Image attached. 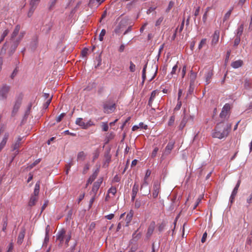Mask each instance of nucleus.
I'll return each mask as SVG.
<instances>
[{
    "label": "nucleus",
    "mask_w": 252,
    "mask_h": 252,
    "mask_svg": "<svg viewBox=\"0 0 252 252\" xmlns=\"http://www.w3.org/2000/svg\"><path fill=\"white\" fill-rule=\"evenodd\" d=\"M231 128V124L223 122L217 124L212 131V136L221 139L228 136Z\"/></svg>",
    "instance_id": "1"
},
{
    "label": "nucleus",
    "mask_w": 252,
    "mask_h": 252,
    "mask_svg": "<svg viewBox=\"0 0 252 252\" xmlns=\"http://www.w3.org/2000/svg\"><path fill=\"white\" fill-rule=\"evenodd\" d=\"M65 232L66 231L64 229H62L59 231L56 235V241H59L60 242V245H62L64 240H65V244L67 247L68 246V243L71 239V232H69L66 235Z\"/></svg>",
    "instance_id": "2"
},
{
    "label": "nucleus",
    "mask_w": 252,
    "mask_h": 252,
    "mask_svg": "<svg viewBox=\"0 0 252 252\" xmlns=\"http://www.w3.org/2000/svg\"><path fill=\"white\" fill-rule=\"evenodd\" d=\"M103 108L104 113H111L116 110V103L114 101L109 99L103 103Z\"/></svg>",
    "instance_id": "3"
},
{
    "label": "nucleus",
    "mask_w": 252,
    "mask_h": 252,
    "mask_svg": "<svg viewBox=\"0 0 252 252\" xmlns=\"http://www.w3.org/2000/svg\"><path fill=\"white\" fill-rule=\"evenodd\" d=\"M10 89V86L6 84L0 86V100H3L7 98Z\"/></svg>",
    "instance_id": "4"
},
{
    "label": "nucleus",
    "mask_w": 252,
    "mask_h": 252,
    "mask_svg": "<svg viewBox=\"0 0 252 252\" xmlns=\"http://www.w3.org/2000/svg\"><path fill=\"white\" fill-rule=\"evenodd\" d=\"M231 105L228 103H226L223 107L221 112L220 114V117L222 121L227 119L229 117Z\"/></svg>",
    "instance_id": "5"
},
{
    "label": "nucleus",
    "mask_w": 252,
    "mask_h": 252,
    "mask_svg": "<svg viewBox=\"0 0 252 252\" xmlns=\"http://www.w3.org/2000/svg\"><path fill=\"white\" fill-rule=\"evenodd\" d=\"M76 124L84 129H87L89 127L94 125L93 123L91 121L85 123L81 118H78L76 119Z\"/></svg>",
    "instance_id": "6"
},
{
    "label": "nucleus",
    "mask_w": 252,
    "mask_h": 252,
    "mask_svg": "<svg viewBox=\"0 0 252 252\" xmlns=\"http://www.w3.org/2000/svg\"><path fill=\"white\" fill-rule=\"evenodd\" d=\"M40 0H30V10L28 12V16L31 17L33 11L36 8L37 6L39 4Z\"/></svg>",
    "instance_id": "7"
},
{
    "label": "nucleus",
    "mask_w": 252,
    "mask_h": 252,
    "mask_svg": "<svg viewBox=\"0 0 252 252\" xmlns=\"http://www.w3.org/2000/svg\"><path fill=\"white\" fill-rule=\"evenodd\" d=\"M160 191V184L158 182H155L153 185V190L152 196L153 198H156Z\"/></svg>",
    "instance_id": "8"
},
{
    "label": "nucleus",
    "mask_w": 252,
    "mask_h": 252,
    "mask_svg": "<svg viewBox=\"0 0 252 252\" xmlns=\"http://www.w3.org/2000/svg\"><path fill=\"white\" fill-rule=\"evenodd\" d=\"M220 37V31L216 30L212 35L211 45L215 46L218 42Z\"/></svg>",
    "instance_id": "9"
},
{
    "label": "nucleus",
    "mask_w": 252,
    "mask_h": 252,
    "mask_svg": "<svg viewBox=\"0 0 252 252\" xmlns=\"http://www.w3.org/2000/svg\"><path fill=\"white\" fill-rule=\"evenodd\" d=\"M156 226V223L154 221H152L148 228L147 232L146 233V237L149 239L153 233Z\"/></svg>",
    "instance_id": "10"
},
{
    "label": "nucleus",
    "mask_w": 252,
    "mask_h": 252,
    "mask_svg": "<svg viewBox=\"0 0 252 252\" xmlns=\"http://www.w3.org/2000/svg\"><path fill=\"white\" fill-rule=\"evenodd\" d=\"M104 0H90L89 6L91 7H97Z\"/></svg>",
    "instance_id": "11"
},
{
    "label": "nucleus",
    "mask_w": 252,
    "mask_h": 252,
    "mask_svg": "<svg viewBox=\"0 0 252 252\" xmlns=\"http://www.w3.org/2000/svg\"><path fill=\"white\" fill-rule=\"evenodd\" d=\"M102 182V179H99L96 182H94V184L93 188H92V191L94 192V194L95 195L98 189H99L101 184Z\"/></svg>",
    "instance_id": "12"
},
{
    "label": "nucleus",
    "mask_w": 252,
    "mask_h": 252,
    "mask_svg": "<svg viewBox=\"0 0 252 252\" xmlns=\"http://www.w3.org/2000/svg\"><path fill=\"white\" fill-rule=\"evenodd\" d=\"M24 138V137H21L20 136L18 137L17 140L15 141V143L12 146V150L16 151V152H18V149L20 146L21 145V141L22 139Z\"/></svg>",
    "instance_id": "13"
},
{
    "label": "nucleus",
    "mask_w": 252,
    "mask_h": 252,
    "mask_svg": "<svg viewBox=\"0 0 252 252\" xmlns=\"http://www.w3.org/2000/svg\"><path fill=\"white\" fill-rule=\"evenodd\" d=\"M9 134L8 132H5L4 134L3 137L0 143V152L5 147L6 143L8 139Z\"/></svg>",
    "instance_id": "14"
},
{
    "label": "nucleus",
    "mask_w": 252,
    "mask_h": 252,
    "mask_svg": "<svg viewBox=\"0 0 252 252\" xmlns=\"http://www.w3.org/2000/svg\"><path fill=\"white\" fill-rule=\"evenodd\" d=\"M139 189V185L135 183L132 190V194H131V200L133 201L136 196L137 193Z\"/></svg>",
    "instance_id": "15"
},
{
    "label": "nucleus",
    "mask_w": 252,
    "mask_h": 252,
    "mask_svg": "<svg viewBox=\"0 0 252 252\" xmlns=\"http://www.w3.org/2000/svg\"><path fill=\"white\" fill-rule=\"evenodd\" d=\"M21 104V101L20 100H17L15 101L13 110L12 111V115L15 116L17 112H18L19 108L20 107Z\"/></svg>",
    "instance_id": "16"
},
{
    "label": "nucleus",
    "mask_w": 252,
    "mask_h": 252,
    "mask_svg": "<svg viewBox=\"0 0 252 252\" xmlns=\"http://www.w3.org/2000/svg\"><path fill=\"white\" fill-rule=\"evenodd\" d=\"M173 147H174V143H173L172 142H169L167 144L166 147H165L164 152L163 154L162 157L164 155H169L170 153L171 150L173 149Z\"/></svg>",
    "instance_id": "17"
},
{
    "label": "nucleus",
    "mask_w": 252,
    "mask_h": 252,
    "mask_svg": "<svg viewBox=\"0 0 252 252\" xmlns=\"http://www.w3.org/2000/svg\"><path fill=\"white\" fill-rule=\"evenodd\" d=\"M38 196L32 195L28 203V206L32 207L36 204L38 201Z\"/></svg>",
    "instance_id": "18"
},
{
    "label": "nucleus",
    "mask_w": 252,
    "mask_h": 252,
    "mask_svg": "<svg viewBox=\"0 0 252 252\" xmlns=\"http://www.w3.org/2000/svg\"><path fill=\"white\" fill-rule=\"evenodd\" d=\"M25 233L26 231L25 229H22L19 233L17 238V243L19 245H21L22 243L25 235Z\"/></svg>",
    "instance_id": "19"
},
{
    "label": "nucleus",
    "mask_w": 252,
    "mask_h": 252,
    "mask_svg": "<svg viewBox=\"0 0 252 252\" xmlns=\"http://www.w3.org/2000/svg\"><path fill=\"white\" fill-rule=\"evenodd\" d=\"M133 216V211L132 210H130L127 214L126 218V226H128L129 225V223L132 220V219Z\"/></svg>",
    "instance_id": "20"
},
{
    "label": "nucleus",
    "mask_w": 252,
    "mask_h": 252,
    "mask_svg": "<svg viewBox=\"0 0 252 252\" xmlns=\"http://www.w3.org/2000/svg\"><path fill=\"white\" fill-rule=\"evenodd\" d=\"M243 64V62L241 60L233 62L231 63V66L234 68H238L242 66Z\"/></svg>",
    "instance_id": "21"
},
{
    "label": "nucleus",
    "mask_w": 252,
    "mask_h": 252,
    "mask_svg": "<svg viewBox=\"0 0 252 252\" xmlns=\"http://www.w3.org/2000/svg\"><path fill=\"white\" fill-rule=\"evenodd\" d=\"M159 93V91L158 90H154L153 91L152 93H151V96L149 98V102H148V103H149V105H152V103L153 102V101L154 100V98H155L156 96L157 95H158Z\"/></svg>",
    "instance_id": "22"
},
{
    "label": "nucleus",
    "mask_w": 252,
    "mask_h": 252,
    "mask_svg": "<svg viewBox=\"0 0 252 252\" xmlns=\"http://www.w3.org/2000/svg\"><path fill=\"white\" fill-rule=\"evenodd\" d=\"M20 26L19 25H17L15 27L14 31L13 32L11 35V39L13 40L14 38L18 35L19 31L20 30Z\"/></svg>",
    "instance_id": "23"
},
{
    "label": "nucleus",
    "mask_w": 252,
    "mask_h": 252,
    "mask_svg": "<svg viewBox=\"0 0 252 252\" xmlns=\"http://www.w3.org/2000/svg\"><path fill=\"white\" fill-rule=\"evenodd\" d=\"M178 62H177L176 64L173 67L170 73L168 75V77H172L173 75L176 74V72L178 70L179 71L180 70V68H178Z\"/></svg>",
    "instance_id": "24"
},
{
    "label": "nucleus",
    "mask_w": 252,
    "mask_h": 252,
    "mask_svg": "<svg viewBox=\"0 0 252 252\" xmlns=\"http://www.w3.org/2000/svg\"><path fill=\"white\" fill-rule=\"evenodd\" d=\"M213 75V70H210L205 75V80L207 84H208L210 82V80Z\"/></svg>",
    "instance_id": "25"
},
{
    "label": "nucleus",
    "mask_w": 252,
    "mask_h": 252,
    "mask_svg": "<svg viewBox=\"0 0 252 252\" xmlns=\"http://www.w3.org/2000/svg\"><path fill=\"white\" fill-rule=\"evenodd\" d=\"M39 189H40V183H39V182H38L36 183V184L35 185L33 193L32 195H35L36 196H38V194L39 192Z\"/></svg>",
    "instance_id": "26"
},
{
    "label": "nucleus",
    "mask_w": 252,
    "mask_h": 252,
    "mask_svg": "<svg viewBox=\"0 0 252 252\" xmlns=\"http://www.w3.org/2000/svg\"><path fill=\"white\" fill-rule=\"evenodd\" d=\"M151 174V171L150 170L148 169L146 172V174H145V177L144 179L143 185H141V188L143 187V186L144 185H148V183L147 180L148 178L150 177Z\"/></svg>",
    "instance_id": "27"
},
{
    "label": "nucleus",
    "mask_w": 252,
    "mask_h": 252,
    "mask_svg": "<svg viewBox=\"0 0 252 252\" xmlns=\"http://www.w3.org/2000/svg\"><path fill=\"white\" fill-rule=\"evenodd\" d=\"M86 154L83 152L81 151L78 153L77 159V160L83 161L85 159Z\"/></svg>",
    "instance_id": "28"
},
{
    "label": "nucleus",
    "mask_w": 252,
    "mask_h": 252,
    "mask_svg": "<svg viewBox=\"0 0 252 252\" xmlns=\"http://www.w3.org/2000/svg\"><path fill=\"white\" fill-rule=\"evenodd\" d=\"M25 33L24 32H20V33L19 35V37H18V39L14 43V50H15V49L17 48L19 42L22 39V38L24 37Z\"/></svg>",
    "instance_id": "29"
},
{
    "label": "nucleus",
    "mask_w": 252,
    "mask_h": 252,
    "mask_svg": "<svg viewBox=\"0 0 252 252\" xmlns=\"http://www.w3.org/2000/svg\"><path fill=\"white\" fill-rule=\"evenodd\" d=\"M196 77V73L194 72L192 70L190 71L189 79L191 83H193Z\"/></svg>",
    "instance_id": "30"
},
{
    "label": "nucleus",
    "mask_w": 252,
    "mask_h": 252,
    "mask_svg": "<svg viewBox=\"0 0 252 252\" xmlns=\"http://www.w3.org/2000/svg\"><path fill=\"white\" fill-rule=\"evenodd\" d=\"M124 24H125L124 21H121L120 22L119 25L117 26V27L115 30V32L116 33H119L120 32L121 29L123 27V26H124Z\"/></svg>",
    "instance_id": "31"
},
{
    "label": "nucleus",
    "mask_w": 252,
    "mask_h": 252,
    "mask_svg": "<svg viewBox=\"0 0 252 252\" xmlns=\"http://www.w3.org/2000/svg\"><path fill=\"white\" fill-rule=\"evenodd\" d=\"M52 23L50 22L44 26L43 30L45 31L46 33L49 32L52 29Z\"/></svg>",
    "instance_id": "32"
},
{
    "label": "nucleus",
    "mask_w": 252,
    "mask_h": 252,
    "mask_svg": "<svg viewBox=\"0 0 252 252\" xmlns=\"http://www.w3.org/2000/svg\"><path fill=\"white\" fill-rule=\"evenodd\" d=\"M244 30V26L243 24L241 25L237 29V35L236 36H239L241 37V36L243 33Z\"/></svg>",
    "instance_id": "33"
},
{
    "label": "nucleus",
    "mask_w": 252,
    "mask_h": 252,
    "mask_svg": "<svg viewBox=\"0 0 252 252\" xmlns=\"http://www.w3.org/2000/svg\"><path fill=\"white\" fill-rule=\"evenodd\" d=\"M206 44H207V39L206 38L202 39L199 44L198 49L200 50L201 49H202L205 45H206Z\"/></svg>",
    "instance_id": "34"
},
{
    "label": "nucleus",
    "mask_w": 252,
    "mask_h": 252,
    "mask_svg": "<svg viewBox=\"0 0 252 252\" xmlns=\"http://www.w3.org/2000/svg\"><path fill=\"white\" fill-rule=\"evenodd\" d=\"M166 224L164 222H162L158 225V229L159 232H162L165 227Z\"/></svg>",
    "instance_id": "35"
},
{
    "label": "nucleus",
    "mask_w": 252,
    "mask_h": 252,
    "mask_svg": "<svg viewBox=\"0 0 252 252\" xmlns=\"http://www.w3.org/2000/svg\"><path fill=\"white\" fill-rule=\"evenodd\" d=\"M117 192V189L114 187H111L108 190V194H112L113 195H115Z\"/></svg>",
    "instance_id": "36"
},
{
    "label": "nucleus",
    "mask_w": 252,
    "mask_h": 252,
    "mask_svg": "<svg viewBox=\"0 0 252 252\" xmlns=\"http://www.w3.org/2000/svg\"><path fill=\"white\" fill-rule=\"evenodd\" d=\"M174 5V2L173 1H170L169 2L168 7L166 8V9L165 10V12L166 13H168L170 11V10L172 8V7H173Z\"/></svg>",
    "instance_id": "37"
},
{
    "label": "nucleus",
    "mask_w": 252,
    "mask_h": 252,
    "mask_svg": "<svg viewBox=\"0 0 252 252\" xmlns=\"http://www.w3.org/2000/svg\"><path fill=\"white\" fill-rule=\"evenodd\" d=\"M251 85V83L249 80H248L247 79L245 80L244 84L245 89H249V88H250Z\"/></svg>",
    "instance_id": "38"
},
{
    "label": "nucleus",
    "mask_w": 252,
    "mask_h": 252,
    "mask_svg": "<svg viewBox=\"0 0 252 252\" xmlns=\"http://www.w3.org/2000/svg\"><path fill=\"white\" fill-rule=\"evenodd\" d=\"M106 33V31L105 29H102L99 35V40L102 41L103 40V36Z\"/></svg>",
    "instance_id": "39"
},
{
    "label": "nucleus",
    "mask_w": 252,
    "mask_h": 252,
    "mask_svg": "<svg viewBox=\"0 0 252 252\" xmlns=\"http://www.w3.org/2000/svg\"><path fill=\"white\" fill-rule=\"evenodd\" d=\"M9 33V31L8 30H5L3 31L1 34V39L0 40V42H1L3 41L4 39V38L7 35V34Z\"/></svg>",
    "instance_id": "40"
},
{
    "label": "nucleus",
    "mask_w": 252,
    "mask_h": 252,
    "mask_svg": "<svg viewBox=\"0 0 252 252\" xmlns=\"http://www.w3.org/2000/svg\"><path fill=\"white\" fill-rule=\"evenodd\" d=\"M65 113H63L62 114H61L59 116H58L57 118H56V122L57 123H59L60 122L62 119L63 118V117L65 116Z\"/></svg>",
    "instance_id": "41"
},
{
    "label": "nucleus",
    "mask_w": 252,
    "mask_h": 252,
    "mask_svg": "<svg viewBox=\"0 0 252 252\" xmlns=\"http://www.w3.org/2000/svg\"><path fill=\"white\" fill-rule=\"evenodd\" d=\"M186 71H187V65H184L181 71V76H182V78H183L185 77L186 73Z\"/></svg>",
    "instance_id": "42"
},
{
    "label": "nucleus",
    "mask_w": 252,
    "mask_h": 252,
    "mask_svg": "<svg viewBox=\"0 0 252 252\" xmlns=\"http://www.w3.org/2000/svg\"><path fill=\"white\" fill-rule=\"evenodd\" d=\"M101 127L103 131H107L108 130L109 127L107 123L103 122L101 124Z\"/></svg>",
    "instance_id": "43"
},
{
    "label": "nucleus",
    "mask_w": 252,
    "mask_h": 252,
    "mask_svg": "<svg viewBox=\"0 0 252 252\" xmlns=\"http://www.w3.org/2000/svg\"><path fill=\"white\" fill-rule=\"evenodd\" d=\"M175 119V118L174 116H171L169 118V121L168 123V126H172L174 123Z\"/></svg>",
    "instance_id": "44"
},
{
    "label": "nucleus",
    "mask_w": 252,
    "mask_h": 252,
    "mask_svg": "<svg viewBox=\"0 0 252 252\" xmlns=\"http://www.w3.org/2000/svg\"><path fill=\"white\" fill-rule=\"evenodd\" d=\"M97 175L95 173L93 174V175L89 178V179L88 180L87 184H91L92 183V182L95 179Z\"/></svg>",
    "instance_id": "45"
},
{
    "label": "nucleus",
    "mask_w": 252,
    "mask_h": 252,
    "mask_svg": "<svg viewBox=\"0 0 252 252\" xmlns=\"http://www.w3.org/2000/svg\"><path fill=\"white\" fill-rule=\"evenodd\" d=\"M186 122H187L186 119L185 118H184L179 125L180 129H183L184 127V126L186 125Z\"/></svg>",
    "instance_id": "46"
},
{
    "label": "nucleus",
    "mask_w": 252,
    "mask_h": 252,
    "mask_svg": "<svg viewBox=\"0 0 252 252\" xmlns=\"http://www.w3.org/2000/svg\"><path fill=\"white\" fill-rule=\"evenodd\" d=\"M241 37L236 36L234 42V46H237L240 42Z\"/></svg>",
    "instance_id": "47"
},
{
    "label": "nucleus",
    "mask_w": 252,
    "mask_h": 252,
    "mask_svg": "<svg viewBox=\"0 0 252 252\" xmlns=\"http://www.w3.org/2000/svg\"><path fill=\"white\" fill-rule=\"evenodd\" d=\"M147 67V64H146L142 70V79H143V82H144L146 79V68Z\"/></svg>",
    "instance_id": "48"
},
{
    "label": "nucleus",
    "mask_w": 252,
    "mask_h": 252,
    "mask_svg": "<svg viewBox=\"0 0 252 252\" xmlns=\"http://www.w3.org/2000/svg\"><path fill=\"white\" fill-rule=\"evenodd\" d=\"M231 11H232V9H230L225 14L224 18H223L224 21H226L229 19L230 15L231 14Z\"/></svg>",
    "instance_id": "49"
},
{
    "label": "nucleus",
    "mask_w": 252,
    "mask_h": 252,
    "mask_svg": "<svg viewBox=\"0 0 252 252\" xmlns=\"http://www.w3.org/2000/svg\"><path fill=\"white\" fill-rule=\"evenodd\" d=\"M72 165L73 163L71 162H70V163L65 165L66 174H68L69 171L70 170V169L71 167L72 166Z\"/></svg>",
    "instance_id": "50"
},
{
    "label": "nucleus",
    "mask_w": 252,
    "mask_h": 252,
    "mask_svg": "<svg viewBox=\"0 0 252 252\" xmlns=\"http://www.w3.org/2000/svg\"><path fill=\"white\" fill-rule=\"evenodd\" d=\"M129 70L132 72L135 70V65L132 62H130Z\"/></svg>",
    "instance_id": "51"
},
{
    "label": "nucleus",
    "mask_w": 252,
    "mask_h": 252,
    "mask_svg": "<svg viewBox=\"0 0 252 252\" xmlns=\"http://www.w3.org/2000/svg\"><path fill=\"white\" fill-rule=\"evenodd\" d=\"M141 205V202L139 200H136L135 203H134V207L135 208L138 209L139 208Z\"/></svg>",
    "instance_id": "52"
},
{
    "label": "nucleus",
    "mask_w": 252,
    "mask_h": 252,
    "mask_svg": "<svg viewBox=\"0 0 252 252\" xmlns=\"http://www.w3.org/2000/svg\"><path fill=\"white\" fill-rule=\"evenodd\" d=\"M114 137V134L113 132H110L106 136V139H107V142L109 141L110 140L113 139Z\"/></svg>",
    "instance_id": "53"
},
{
    "label": "nucleus",
    "mask_w": 252,
    "mask_h": 252,
    "mask_svg": "<svg viewBox=\"0 0 252 252\" xmlns=\"http://www.w3.org/2000/svg\"><path fill=\"white\" fill-rule=\"evenodd\" d=\"M202 197L199 196L196 200V201L195 202V204L194 205V206L193 207V209H195L197 206L199 205V204L200 203L201 200H202Z\"/></svg>",
    "instance_id": "54"
},
{
    "label": "nucleus",
    "mask_w": 252,
    "mask_h": 252,
    "mask_svg": "<svg viewBox=\"0 0 252 252\" xmlns=\"http://www.w3.org/2000/svg\"><path fill=\"white\" fill-rule=\"evenodd\" d=\"M158 151V147H155L154 148V149L153 151L152 154H151V156L152 158H155L156 156Z\"/></svg>",
    "instance_id": "55"
},
{
    "label": "nucleus",
    "mask_w": 252,
    "mask_h": 252,
    "mask_svg": "<svg viewBox=\"0 0 252 252\" xmlns=\"http://www.w3.org/2000/svg\"><path fill=\"white\" fill-rule=\"evenodd\" d=\"M163 19V17H160L159 18H158L156 22V24H155L156 26H158L160 25V24L161 23V22H162Z\"/></svg>",
    "instance_id": "56"
},
{
    "label": "nucleus",
    "mask_w": 252,
    "mask_h": 252,
    "mask_svg": "<svg viewBox=\"0 0 252 252\" xmlns=\"http://www.w3.org/2000/svg\"><path fill=\"white\" fill-rule=\"evenodd\" d=\"M181 105H182L181 101L178 100L177 104L174 109L175 110H179L180 109Z\"/></svg>",
    "instance_id": "57"
},
{
    "label": "nucleus",
    "mask_w": 252,
    "mask_h": 252,
    "mask_svg": "<svg viewBox=\"0 0 252 252\" xmlns=\"http://www.w3.org/2000/svg\"><path fill=\"white\" fill-rule=\"evenodd\" d=\"M49 203L48 200H45L41 207V212L46 208Z\"/></svg>",
    "instance_id": "58"
},
{
    "label": "nucleus",
    "mask_w": 252,
    "mask_h": 252,
    "mask_svg": "<svg viewBox=\"0 0 252 252\" xmlns=\"http://www.w3.org/2000/svg\"><path fill=\"white\" fill-rule=\"evenodd\" d=\"M207 236V233L206 232H205V233H203L202 237L201 238V242L202 243H203L206 241Z\"/></svg>",
    "instance_id": "59"
},
{
    "label": "nucleus",
    "mask_w": 252,
    "mask_h": 252,
    "mask_svg": "<svg viewBox=\"0 0 252 252\" xmlns=\"http://www.w3.org/2000/svg\"><path fill=\"white\" fill-rule=\"evenodd\" d=\"M95 195H94V196L92 197V198L90 199L89 202V208H91L92 207V204L93 202L94 201L95 199Z\"/></svg>",
    "instance_id": "60"
},
{
    "label": "nucleus",
    "mask_w": 252,
    "mask_h": 252,
    "mask_svg": "<svg viewBox=\"0 0 252 252\" xmlns=\"http://www.w3.org/2000/svg\"><path fill=\"white\" fill-rule=\"evenodd\" d=\"M13 249V244L10 243L8 246V248L6 252H12Z\"/></svg>",
    "instance_id": "61"
},
{
    "label": "nucleus",
    "mask_w": 252,
    "mask_h": 252,
    "mask_svg": "<svg viewBox=\"0 0 252 252\" xmlns=\"http://www.w3.org/2000/svg\"><path fill=\"white\" fill-rule=\"evenodd\" d=\"M88 49L87 48L84 49L82 52L81 54L83 57H86L88 54Z\"/></svg>",
    "instance_id": "62"
},
{
    "label": "nucleus",
    "mask_w": 252,
    "mask_h": 252,
    "mask_svg": "<svg viewBox=\"0 0 252 252\" xmlns=\"http://www.w3.org/2000/svg\"><path fill=\"white\" fill-rule=\"evenodd\" d=\"M89 169V165L88 164H86L84 167L83 173L84 174H86L87 172Z\"/></svg>",
    "instance_id": "63"
},
{
    "label": "nucleus",
    "mask_w": 252,
    "mask_h": 252,
    "mask_svg": "<svg viewBox=\"0 0 252 252\" xmlns=\"http://www.w3.org/2000/svg\"><path fill=\"white\" fill-rule=\"evenodd\" d=\"M130 117H128L126 120V121L124 122V123H123V125L121 126V128L122 130L123 129L124 126H126V124L130 120Z\"/></svg>",
    "instance_id": "64"
}]
</instances>
